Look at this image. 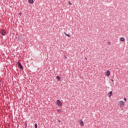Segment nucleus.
I'll list each match as a JSON object with an SVG mask.
<instances>
[{"mask_svg": "<svg viewBox=\"0 0 128 128\" xmlns=\"http://www.w3.org/2000/svg\"><path fill=\"white\" fill-rule=\"evenodd\" d=\"M86 60H88V58L86 57L85 58Z\"/></svg>", "mask_w": 128, "mask_h": 128, "instance_id": "22", "label": "nucleus"}, {"mask_svg": "<svg viewBox=\"0 0 128 128\" xmlns=\"http://www.w3.org/2000/svg\"><path fill=\"white\" fill-rule=\"evenodd\" d=\"M124 100L125 102H126V98H124Z\"/></svg>", "mask_w": 128, "mask_h": 128, "instance_id": "16", "label": "nucleus"}, {"mask_svg": "<svg viewBox=\"0 0 128 128\" xmlns=\"http://www.w3.org/2000/svg\"><path fill=\"white\" fill-rule=\"evenodd\" d=\"M56 104L58 106H62V102H60V100H57Z\"/></svg>", "mask_w": 128, "mask_h": 128, "instance_id": "2", "label": "nucleus"}, {"mask_svg": "<svg viewBox=\"0 0 128 128\" xmlns=\"http://www.w3.org/2000/svg\"><path fill=\"white\" fill-rule=\"evenodd\" d=\"M19 14L20 16H22V12H20Z\"/></svg>", "mask_w": 128, "mask_h": 128, "instance_id": "17", "label": "nucleus"}, {"mask_svg": "<svg viewBox=\"0 0 128 128\" xmlns=\"http://www.w3.org/2000/svg\"><path fill=\"white\" fill-rule=\"evenodd\" d=\"M1 34H2L3 36H6V31L4 29H2L1 30Z\"/></svg>", "mask_w": 128, "mask_h": 128, "instance_id": "3", "label": "nucleus"}, {"mask_svg": "<svg viewBox=\"0 0 128 128\" xmlns=\"http://www.w3.org/2000/svg\"><path fill=\"white\" fill-rule=\"evenodd\" d=\"M120 106L121 107H122V106H124L125 104H124V101H120Z\"/></svg>", "mask_w": 128, "mask_h": 128, "instance_id": "4", "label": "nucleus"}, {"mask_svg": "<svg viewBox=\"0 0 128 128\" xmlns=\"http://www.w3.org/2000/svg\"><path fill=\"white\" fill-rule=\"evenodd\" d=\"M106 75L107 76H110V70H108L106 71Z\"/></svg>", "mask_w": 128, "mask_h": 128, "instance_id": "7", "label": "nucleus"}, {"mask_svg": "<svg viewBox=\"0 0 128 128\" xmlns=\"http://www.w3.org/2000/svg\"><path fill=\"white\" fill-rule=\"evenodd\" d=\"M0 82H2V81H1V80H0Z\"/></svg>", "mask_w": 128, "mask_h": 128, "instance_id": "23", "label": "nucleus"}, {"mask_svg": "<svg viewBox=\"0 0 128 128\" xmlns=\"http://www.w3.org/2000/svg\"><path fill=\"white\" fill-rule=\"evenodd\" d=\"M57 112H58L60 114V112H62V110L58 109V110H57Z\"/></svg>", "mask_w": 128, "mask_h": 128, "instance_id": "12", "label": "nucleus"}, {"mask_svg": "<svg viewBox=\"0 0 128 128\" xmlns=\"http://www.w3.org/2000/svg\"><path fill=\"white\" fill-rule=\"evenodd\" d=\"M34 128H38V124H34Z\"/></svg>", "mask_w": 128, "mask_h": 128, "instance_id": "13", "label": "nucleus"}, {"mask_svg": "<svg viewBox=\"0 0 128 128\" xmlns=\"http://www.w3.org/2000/svg\"><path fill=\"white\" fill-rule=\"evenodd\" d=\"M64 34H66V36H68V38L70 37V35L67 34L66 33V32H64Z\"/></svg>", "mask_w": 128, "mask_h": 128, "instance_id": "11", "label": "nucleus"}, {"mask_svg": "<svg viewBox=\"0 0 128 128\" xmlns=\"http://www.w3.org/2000/svg\"><path fill=\"white\" fill-rule=\"evenodd\" d=\"M29 4H34V0H28Z\"/></svg>", "mask_w": 128, "mask_h": 128, "instance_id": "10", "label": "nucleus"}, {"mask_svg": "<svg viewBox=\"0 0 128 128\" xmlns=\"http://www.w3.org/2000/svg\"><path fill=\"white\" fill-rule=\"evenodd\" d=\"M80 126H84V122L82 120H80Z\"/></svg>", "mask_w": 128, "mask_h": 128, "instance_id": "5", "label": "nucleus"}, {"mask_svg": "<svg viewBox=\"0 0 128 128\" xmlns=\"http://www.w3.org/2000/svg\"><path fill=\"white\" fill-rule=\"evenodd\" d=\"M68 4H70V6L72 4V2H70V1H68Z\"/></svg>", "mask_w": 128, "mask_h": 128, "instance_id": "14", "label": "nucleus"}, {"mask_svg": "<svg viewBox=\"0 0 128 128\" xmlns=\"http://www.w3.org/2000/svg\"><path fill=\"white\" fill-rule=\"evenodd\" d=\"M120 40L121 42H124V40H126V39H124V38L122 37L121 38H120Z\"/></svg>", "mask_w": 128, "mask_h": 128, "instance_id": "8", "label": "nucleus"}, {"mask_svg": "<svg viewBox=\"0 0 128 128\" xmlns=\"http://www.w3.org/2000/svg\"><path fill=\"white\" fill-rule=\"evenodd\" d=\"M64 58H68V57L66 56V55L64 56Z\"/></svg>", "mask_w": 128, "mask_h": 128, "instance_id": "15", "label": "nucleus"}, {"mask_svg": "<svg viewBox=\"0 0 128 128\" xmlns=\"http://www.w3.org/2000/svg\"><path fill=\"white\" fill-rule=\"evenodd\" d=\"M108 96L109 98H110L112 96V91H110V92H108Z\"/></svg>", "mask_w": 128, "mask_h": 128, "instance_id": "6", "label": "nucleus"}, {"mask_svg": "<svg viewBox=\"0 0 128 128\" xmlns=\"http://www.w3.org/2000/svg\"><path fill=\"white\" fill-rule=\"evenodd\" d=\"M111 82H114V80L111 79Z\"/></svg>", "mask_w": 128, "mask_h": 128, "instance_id": "20", "label": "nucleus"}, {"mask_svg": "<svg viewBox=\"0 0 128 128\" xmlns=\"http://www.w3.org/2000/svg\"><path fill=\"white\" fill-rule=\"evenodd\" d=\"M18 68H20V70H24V66H22V63H20V62H18Z\"/></svg>", "mask_w": 128, "mask_h": 128, "instance_id": "1", "label": "nucleus"}, {"mask_svg": "<svg viewBox=\"0 0 128 128\" xmlns=\"http://www.w3.org/2000/svg\"><path fill=\"white\" fill-rule=\"evenodd\" d=\"M58 122H61L62 121H61L60 120H58Z\"/></svg>", "mask_w": 128, "mask_h": 128, "instance_id": "18", "label": "nucleus"}, {"mask_svg": "<svg viewBox=\"0 0 128 128\" xmlns=\"http://www.w3.org/2000/svg\"><path fill=\"white\" fill-rule=\"evenodd\" d=\"M56 78L58 80V82L60 80V76H56Z\"/></svg>", "mask_w": 128, "mask_h": 128, "instance_id": "9", "label": "nucleus"}, {"mask_svg": "<svg viewBox=\"0 0 128 128\" xmlns=\"http://www.w3.org/2000/svg\"><path fill=\"white\" fill-rule=\"evenodd\" d=\"M108 44H110V42H108Z\"/></svg>", "mask_w": 128, "mask_h": 128, "instance_id": "21", "label": "nucleus"}, {"mask_svg": "<svg viewBox=\"0 0 128 128\" xmlns=\"http://www.w3.org/2000/svg\"><path fill=\"white\" fill-rule=\"evenodd\" d=\"M18 40H20V36H18Z\"/></svg>", "mask_w": 128, "mask_h": 128, "instance_id": "19", "label": "nucleus"}]
</instances>
